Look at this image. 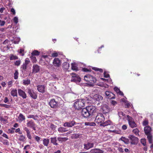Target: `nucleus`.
Segmentation results:
<instances>
[{"instance_id": "f257e3e1", "label": "nucleus", "mask_w": 153, "mask_h": 153, "mask_svg": "<svg viewBox=\"0 0 153 153\" xmlns=\"http://www.w3.org/2000/svg\"><path fill=\"white\" fill-rule=\"evenodd\" d=\"M85 100L82 99H77L74 102V106L77 110L82 109L85 106Z\"/></svg>"}, {"instance_id": "f03ea898", "label": "nucleus", "mask_w": 153, "mask_h": 153, "mask_svg": "<svg viewBox=\"0 0 153 153\" xmlns=\"http://www.w3.org/2000/svg\"><path fill=\"white\" fill-rule=\"evenodd\" d=\"M84 79L91 86L93 85L96 81V79L95 77L89 74L85 75L84 77Z\"/></svg>"}, {"instance_id": "7ed1b4c3", "label": "nucleus", "mask_w": 153, "mask_h": 153, "mask_svg": "<svg viewBox=\"0 0 153 153\" xmlns=\"http://www.w3.org/2000/svg\"><path fill=\"white\" fill-rule=\"evenodd\" d=\"M144 129L145 134L147 136V138L149 143H152V136L150 134L151 131V128L149 126H147L144 128Z\"/></svg>"}, {"instance_id": "20e7f679", "label": "nucleus", "mask_w": 153, "mask_h": 153, "mask_svg": "<svg viewBox=\"0 0 153 153\" xmlns=\"http://www.w3.org/2000/svg\"><path fill=\"white\" fill-rule=\"evenodd\" d=\"M105 120L103 115L101 113H99L96 117L95 121L98 123H102Z\"/></svg>"}, {"instance_id": "39448f33", "label": "nucleus", "mask_w": 153, "mask_h": 153, "mask_svg": "<svg viewBox=\"0 0 153 153\" xmlns=\"http://www.w3.org/2000/svg\"><path fill=\"white\" fill-rule=\"evenodd\" d=\"M71 74L72 75L71 79V82L78 84L81 81V78L78 75L75 73H72Z\"/></svg>"}, {"instance_id": "423d86ee", "label": "nucleus", "mask_w": 153, "mask_h": 153, "mask_svg": "<svg viewBox=\"0 0 153 153\" xmlns=\"http://www.w3.org/2000/svg\"><path fill=\"white\" fill-rule=\"evenodd\" d=\"M127 120L131 127L133 128L137 127V125L134 121L133 118L128 115L127 116Z\"/></svg>"}, {"instance_id": "0eeeda50", "label": "nucleus", "mask_w": 153, "mask_h": 153, "mask_svg": "<svg viewBox=\"0 0 153 153\" xmlns=\"http://www.w3.org/2000/svg\"><path fill=\"white\" fill-rule=\"evenodd\" d=\"M27 92L30 95V97L34 99H36L37 98V95L35 93L33 90L30 89V88H27Z\"/></svg>"}, {"instance_id": "6e6552de", "label": "nucleus", "mask_w": 153, "mask_h": 153, "mask_svg": "<svg viewBox=\"0 0 153 153\" xmlns=\"http://www.w3.org/2000/svg\"><path fill=\"white\" fill-rule=\"evenodd\" d=\"M94 143L90 141H87L85 142L83 144L84 148L86 150L93 148L94 146Z\"/></svg>"}, {"instance_id": "1a4fd4ad", "label": "nucleus", "mask_w": 153, "mask_h": 153, "mask_svg": "<svg viewBox=\"0 0 153 153\" xmlns=\"http://www.w3.org/2000/svg\"><path fill=\"white\" fill-rule=\"evenodd\" d=\"M90 114V115H92L93 113L96 112V108L93 105L89 106L86 107Z\"/></svg>"}, {"instance_id": "9d476101", "label": "nucleus", "mask_w": 153, "mask_h": 153, "mask_svg": "<svg viewBox=\"0 0 153 153\" xmlns=\"http://www.w3.org/2000/svg\"><path fill=\"white\" fill-rule=\"evenodd\" d=\"M128 138L131 140V143L132 144H135L138 142V138L133 135H129Z\"/></svg>"}, {"instance_id": "9b49d317", "label": "nucleus", "mask_w": 153, "mask_h": 153, "mask_svg": "<svg viewBox=\"0 0 153 153\" xmlns=\"http://www.w3.org/2000/svg\"><path fill=\"white\" fill-rule=\"evenodd\" d=\"M82 115L85 118H87L91 116L86 108H83L81 112Z\"/></svg>"}, {"instance_id": "f8f14e48", "label": "nucleus", "mask_w": 153, "mask_h": 153, "mask_svg": "<svg viewBox=\"0 0 153 153\" xmlns=\"http://www.w3.org/2000/svg\"><path fill=\"white\" fill-rule=\"evenodd\" d=\"M58 102L56 101L55 99H51L49 103V105L51 108H56L58 106Z\"/></svg>"}, {"instance_id": "ddd939ff", "label": "nucleus", "mask_w": 153, "mask_h": 153, "mask_svg": "<svg viewBox=\"0 0 153 153\" xmlns=\"http://www.w3.org/2000/svg\"><path fill=\"white\" fill-rule=\"evenodd\" d=\"M92 98L98 101H101L103 99V97L99 94H95L92 96Z\"/></svg>"}, {"instance_id": "4468645a", "label": "nucleus", "mask_w": 153, "mask_h": 153, "mask_svg": "<svg viewBox=\"0 0 153 153\" xmlns=\"http://www.w3.org/2000/svg\"><path fill=\"white\" fill-rule=\"evenodd\" d=\"M18 93L19 95L23 99H26L27 98V96L25 92L22 89H18Z\"/></svg>"}, {"instance_id": "2eb2a0df", "label": "nucleus", "mask_w": 153, "mask_h": 153, "mask_svg": "<svg viewBox=\"0 0 153 153\" xmlns=\"http://www.w3.org/2000/svg\"><path fill=\"white\" fill-rule=\"evenodd\" d=\"M105 95L108 98L111 99H114L115 98L114 95L109 91H106L105 92Z\"/></svg>"}, {"instance_id": "dca6fc26", "label": "nucleus", "mask_w": 153, "mask_h": 153, "mask_svg": "<svg viewBox=\"0 0 153 153\" xmlns=\"http://www.w3.org/2000/svg\"><path fill=\"white\" fill-rule=\"evenodd\" d=\"M76 122L72 120L71 121L66 122L64 124V126L68 127H71L74 126Z\"/></svg>"}, {"instance_id": "f3484780", "label": "nucleus", "mask_w": 153, "mask_h": 153, "mask_svg": "<svg viewBox=\"0 0 153 153\" xmlns=\"http://www.w3.org/2000/svg\"><path fill=\"white\" fill-rule=\"evenodd\" d=\"M53 65L56 67H59L61 65L60 61L58 58H55L53 62Z\"/></svg>"}, {"instance_id": "a211bd4d", "label": "nucleus", "mask_w": 153, "mask_h": 153, "mask_svg": "<svg viewBox=\"0 0 153 153\" xmlns=\"http://www.w3.org/2000/svg\"><path fill=\"white\" fill-rule=\"evenodd\" d=\"M91 153H103L104 151L100 149L95 148L91 149L90 151Z\"/></svg>"}, {"instance_id": "6ab92c4d", "label": "nucleus", "mask_w": 153, "mask_h": 153, "mask_svg": "<svg viewBox=\"0 0 153 153\" xmlns=\"http://www.w3.org/2000/svg\"><path fill=\"white\" fill-rule=\"evenodd\" d=\"M37 87V90L39 92L43 93L45 92V87L44 85H38Z\"/></svg>"}, {"instance_id": "aec40b11", "label": "nucleus", "mask_w": 153, "mask_h": 153, "mask_svg": "<svg viewBox=\"0 0 153 153\" xmlns=\"http://www.w3.org/2000/svg\"><path fill=\"white\" fill-rule=\"evenodd\" d=\"M103 113H107L112 111V109L108 107L107 105H105L102 108Z\"/></svg>"}, {"instance_id": "412c9836", "label": "nucleus", "mask_w": 153, "mask_h": 153, "mask_svg": "<svg viewBox=\"0 0 153 153\" xmlns=\"http://www.w3.org/2000/svg\"><path fill=\"white\" fill-rule=\"evenodd\" d=\"M25 120V116L21 113H20L18 117L17 121L20 123L22 122Z\"/></svg>"}, {"instance_id": "4be33fe9", "label": "nucleus", "mask_w": 153, "mask_h": 153, "mask_svg": "<svg viewBox=\"0 0 153 153\" xmlns=\"http://www.w3.org/2000/svg\"><path fill=\"white\" fill-rule=\"evenodd\" d=\"M40 70L39 66L36 65H34L33 66V73H36L38 72Z\"/></svg>"}, {"instance_id": "5701e85b", "label": "nucleus", "mask_w": 153, "mask_h": 153, "mask_svg": "<svg viewBox=\"0 0 153 153\" xmlns=\"http://www.w3.org/2000/svg\"><path fill=\"white\" fill-rule=\"evenodd\" d=\"M27 127L31 128L33 126H36L34 122L32 120H27Z\"/></svg>"}, {"instance_id": "b1692460", "label": "nucleus", "mask_w": 153, "mask_h": 153, "mask_svg": "<svg viewBox=\"0 0 153 153\" xmlns=\"http://www.w3.org/2000/svg\"><path fill=\"white\" fill-rule=\"evenodd\" d=\"M10 94L11 96L13 97H17V90L14 88L12 89L10 92Z\"/></svg>"}, {"instance_id": "393cba45", "label": "nucleus", "mask_w": 153, "mask_h": 153, "mask_svg": "<svg viewBox=\"0 0 153 153\" xmlns=\"http://www.w3.org/2000/svg\"><path fill=\"white\" fill-rule=\"evenodd\" d=\"M118 114L120 118L125 120L126 118L125 114L122 112H119L118 113Z\"/></svg>"}, {"instance_id": "a878e982", "label": "nucleus", "mask_w": 153, "mask_h": 153, "mask_svg": "<svg viewBox=\"0 0 153 153\" xmlns=\"http://www.w3.org/2000/svg\"><path fill=\"white\" fill-rule=\"evenodd\" d=\"M26 139L25 137L23 135H21L18 136V140L20 141L25 142Z\"/></svg>"}, {"instance_id": "bb28decb", "label": "nucleus", "mask_w": 153, "mask_h": 153, "mask_svg": "<svg viewBox=\"0 0 153 153\" xmlns=\"http://www.w3.org/2000/svg\"><path fill=\"white\" fill-rule=\"evenodd\" d=\"M111 123V122L110 120H107L105 121V122H103L100 124V126H105L108 125H110Z\"/></svg>"}, {"instance_id": "cd10ccee", "label": "nucleus", "mask_w": 153, "mask_h": 153, "mask_svg": "<svg viewBox=\"0 0 153 153\" xmlns=\"http://www.w3.org/2000/svg\"><path fill=\"white\" fill-rule=\"evenodd\" d=\"M57 140L56 137L51 138V142L54 145L57 146L58 145V143L56 142Z\"/></svg>"}, {"instance_id": "c85d7f7f", "label": "nucleus", "mask_w": 153, "mask_h": 153, "mask_svg": "<svg viewBox=\"0 0 153 153\" xmlns=\"http://www.w3.org/2000/svg\"><path fill=\"white\" fill-rule=\"evenodd\" d=\"M27 118H33L35 120H38V117L37 115H29L27 116Z\"/></svg>"}, {"instance_id": "c756f323", "label": "nucleus", "mask_w": 153, "mask_h": 153, "mask_svg": "<svg viewBox=\"0 0 153 153\" xmlns=\"http://www.w3.org/2000/svg\"><path fill=\"white\" fill-rule=\"evenodd\" d=\"M120 139L126 144H128L129 143L128 139L125 137H122Z\"/></svg>"}, {"instance_id": "7c9ffc66", "label": "nucleus", "mask_w": 153, "mask_h": 153, "mask_svg": "<svg viewBox=\"0 0 153 153\" xmlns=\"http://www.w3.org/2000/svg\"><path fill=\"white\" fill-rule=\"evenodd\" d=\"M10 59L11 60H16L18 59L17 56L14 55L13 54H11L9 57Z\"/></svg>"}, {"instance_id": "2f4dec72", "label": "nucleus", "mask_w": 153, "mask_h": 153, "mask_svg": "<svg viewBox=\"0 0 153 153\" xmlns=\"http://www.w3.org/2000/svg\"><path fill=\"white\" fill-rule=\"evenodd\" d=\"M71 68L72 70H78V68L77 66V65L75 63H72L71 64Z\"/></svg>"}, {"instance_id": "473e14b6", "label": "nucleus", "mask_w": 153, "mask_h": 153, "mask_svg": "<svg viewBox=\"0 0 153 153\" xmlns=\"http://www.w3.org/2000/svg\"><path fill=\"white\" fill-rule=\"evenodd\" d=\"M58 130L61 133L64 132L68 131L66 128L64 127H59L58 128Z\"/></svg>"}, {"instance_id": "72a5a7b5", "label": "nucleus", "mask_w": 153, "mask_h": 153, "mask_svg": "<svg viewBox=\"0 0 153 153\" xmlns=\"http://www.w3.org/2000/svg\"><path fill=\"white\" fill-rule=\"evenodd\" d=\"M49 140L48 139H44L43 140V144L45 146H47L49 143Z\"/></svg>"}, {"instance_id": "f704fd0d", "label": "nucleus", "mask_w": 153, "mask_h": 153, "mask_svg": "<svg viewBox=\"0 0 153 153\" xmlns=\"http://www.w3.org/2000/svg\"><path fill=\"white\" fill-rule=\"evenodd\" d=\"M63 67L65 69H68L69 67V64L67 62H65L63 64Z\"/></svg>"}, {"instance_id": "c9c22d12", "label": "nucleus", "mask_w": 153, "mask_h": 153, "mask_svg": "<svg viewBox=\"0 0 153 153\" xmlns=\"http://www.w3.org/2000/svg\"><path fill=\"white\" fill-rule=\"evenodd\" d=\"M57 140L59 142H63L66 141L67 140H68V139L65 137H58L57 138Z\"/></svg>"}, {"instance_id": "e433bc0d", "label": "nucleus", "mask_w": 153, "mask_h": 153, "mask_svg": "<svg viewBox=\"0 0 153 153\" xmlns=\"http://www.w3.org/2000/svg\"><path fill=\"white\" fill-rule=\"evenodd\" d=\"M27 65L23 63L21 65V68L22 70V72L25 71L27 69Z\"/></svg>"}, {"instance_id": "4c0bfd02", "label": "nucleus", "mask_w": 153, "mask_h": 153, "mask_svg": "<svg viewBox=\"0 0 153 153\" xmlns=\"http://www.w3.org/2000/svg\"><path fill=\"white\" fill-rule=\"evenodd\" d=\"M30 83V79H24L23 80V84L24 85H28Z\"/></svg>"}, {"instance_id": "58836bf2", "label": "nucleus", "mask_w": 153, "mask_h": 153, "mask_svg": "<svg viewBox=\"0 0 153 153\" xmlns=\"http://www.w3.org/2000/svg\"><path fill=\"white\" fill-rule=\"evenodd\" d=\"M20 41V38L19 37H16L14 39L13 43L15 44H18Z\"/></svg>"}, {"instance_id": "ea45409f", "label": "nucleus", "mask_w": 153, "mask_h": 153, "mask_svg": "<svg viewBox=\"0 0 153 153\" xmlns=\"http://www.w3.org/2000/svg\"><path fill=\"white\" fill-rule=\"evenodd\" d=\"M31 61L33 63H36L37 61L36 57L32 55L30 57Z\"/></svg>"}, {"instance_id": "a19ab883", "label": "nucleus", "mask_w": 153, "mask_h": 153, "mask_svg": "<svg viewBox=\"0 0 153 153\" xmlns=\"http://www.w3.org/2000/svg\"><path fill=\"white\" fill-rule=\"evenodd\" d=\"M85 126H94L95 125V123L94 122H85Z\"/></svg>"}, {"instance_id": "79ce46f5", "label": "nucleus", "mask_w": 153, "mask_h": 153, "mask_svg": "<svg viewBox=\"0 0 153 153\" xmlns=\"http://www.w3.org/2000/svg\"><path fill=\"white\" fill-rule=\"evenodd\" d=\"M39 54V52L37 50H34L31 53L33 56L38 55Z\"/></svg>"}, {"instance_id": "37998d69", "label": "nucleus", "mask_w": 153, "mask_h": 153, "mask_svg": "<svg viewBox=\"0 0 153 153\" xmlns=\"http://www.w3.org/2000/svg\"><path fill=\"white\" fill-rule=\"evenodd\" d=\"M34 138L36 141L39 143V141L41 139V138L37 136H35Z\"/></svg>"}, {"instance_id": "c03bdc74", "label": "nucleus", "mask_w": 153, "mask_h": 153, "mask_svg": "<svg viewBox=\"0 0 153 153\" xmlns=\"http://www.w3.org/2000/svg\"><path fill=\"white\" fill-rule=\"evenodd\" d=\"M139 131V130L137 128L134 129L132 131L136 135H139L138 133Z\"/></svg>"}, {"instance_id": "a18cd8bd", "label": "nucleus", "mask_w": 153, "mask_h": 153, "mask_svg": "<svg viewBox=\"0 0 153 153\" xmlns=\"http://www.w3.org/2000/svg\"><path fill=\"white\" fill-rule=\"evenodd\" d=\"M21 63L20 60L16 61L14 63V65L17 66H19Z\"/></svg>"}, {"instance_id": "49530a36", "label": "nucleus", "mask_w": 153, "mask_h": 153, "mask_svg": "<svg viewBox=\"0 0 153 153\" xmlns=\"http://www.w3.org/2000/svg\"><path fill=\"white\" fill-rule=\"evenodd\" d=\"M18 72L17 70L15 71V72L14 74V78L15 79H16L18 78Z\"/></svg>"}, {"instance_id": "de8ad7c7", "label": "nucleus", "mask_w": 153, "mask_h": 153, "mask_svg": "<svg viewBox=\"0 0 153 153\" xmlns=\"http://www.w3.org/2000/svg\"><path fill=\"white\" fill-rule=\"evenodd\" d=\"M92 69L96 71H99L100 72H103V70L102 69L98 68L95 67H93Z\"/></svg>"}, {"instance_id": "09e8293b", "label": "nucleus", "mask_w": 153, "mask_h": 153, "mask_svg": "<svg viewBox=\"0 0 153 153\" xmlns=\"http://www.w3.org/2000/svg\"><path fill=\"white\" fill-rule=\"evenodd\" d=\"M0 106L1 107H3L6 108H10V106L9 105H7L5 104H0Z\"/></svg>"}, {"instance_id": "8fccbe9b", "label": "nucleus", "mask_w": 153, "mask_h": 153, "mask_svg": "<svg viewBox=\"0 0 153 153\" xmlns=\"http://www.w3.org/2000/svg\"><path fill=\"white\" fill-rule=\"evenodd\" d=\"M13 20L15 23L16 24L18 22V18L16 16L13 19Z\"/></svg>"}, {"instance_id": "3c124183", "label": "nucleus", "mask_w": 153, "mask_h": 153, "mask_svg": "<svg viewBox=\"0 0 153 153\" xmlns=\"http://www.w3.org/2000/svg\"><path fill=\"white\" fill-rule=\"evenodd\" d=\"M141 142L143 146H145L146 145V140L145 139H141Z\"/></svg>"}, {"instance_id": "603ef678", "label": "nucleus", "mask_w": 153, "mask_h": 153, "mask_svg": "<svg viewBox=\"0 0 153 153\" xmlns=\"http://www.w3.org/2000/svg\"><path fill=\"white\" fill-rule=\"evenodd\" d=\"M74 136L76 138H80L82 137V134H76L74 135Z\"/></svg>"}, {"instance_id": "864d4df0", "label": "nucleus", "mask_w": 153, "mask_h": 153, "mask_svg": "<svg viewBox=\"0 0 153 153\" xmlns=\"http://www.w3.org/2000/svg\"><path fill=\"white\" fill-rule=\"evenodd\" d=\"M3 143V144L5 145H9V142L7 140H4Z\"/></svg>"}, {"instance_id": "5fc2aeb1", "label": "nucleus", "mask_w": 153, "mask_h": 153, "mask_svg": "<svg viewBox=\"0 0 153 153\" xmlns=\"http://www.w3.org/2000/svg\"><path fill=\"white\" fill-rule=\"evenodd\" d=\"M5 22L4 21H1L0 20V26H3L4 25Z\"/></svg>"}, {"instance_id": "6e6d98bb", "label": "nucleus", "mask_w": 153, "mask_h": 153, "mask_svg": "<svg viewBox=\"0 0 153 153\" xmlns=\"http://www.w3.org/2000/svg\"><path fill=\"white\" fill-rule=\"evenodd\" d=\"M25 62L24 63V64H26V65H27L30 62V61L29 60V59L28 58H26L25 59Z\"/></svg>"}, {"instance_id": "4d7b16f0", "label": "nucleus", "mask_w": 153, "mask_h": 153, "mask_svg": "<svg viewBox=\"0 0 153 153\" xmlns=\"http://www.w3.org/2000/svg\"><path fill=\"white\" fill-rule=\"evenodd\" d=\"M30 148V146L29 145H27L25 146L24 148V150H28Z\"/></svg>"}, {"instance_id": "13d9d810", "label": "nucleus", "mask_w": 153, "mask_h": 153, "mask_svg": "<svg viewBox=\"0 0 153 153\" xmlns=\"http://www.w3.org/2000/svg\"><path fill=\"white\" fill-rule=\"evenodd\" d=\"M13 83V82L12 81H10L8 82V87L10 88L12 86Z\"/></svg>"}, {"instance_id": "bf43d9fd", "label": "nucleus", "mask_w": 153, "mask_h": 153, "mask_svg": "<svg viewBox=\"0 0 153 153\" xmlns=\"http://www.w3.org/2000/svg\"><path fill=\"white\" fill-rule=\"evenodd\" d=\"M111 103L112 105L114 106L117 104V102L114 100H111Z\"/></svg>"}, {"instance_id": "052dcab7", "label": "nucleus", "mask_w": 153, "mask_h": 153, "mask_svg": "<svg viewBox=\"0 0 153 153\" xmlns=\"http://www.w3.org/2000/svg\"><path fill=\"white\" fill-rule=\"evenodd\" d=\"M15 132L16 133H18L19 134H22V132L20 131V129L19 128H18L16 129Z\"/></svg>"}, {"instance_id": "680f3d73", "label": "nucleus", "mask_w": 153, "mask_h": 153, "mask_svg": "<svg viewBox=\"0 0 153 153\" xmlns=\"http://www.w3.org/2000/svg\"><path fill=\"white\" fill-rule=\"evenodd\" d=\"M148 122L147 120H145L143 122V124L144 126H146L148 124Z\"/></svg>"}, {"instance_id": "e2e57ef3", "label": "nucleus", "mask_w": 153, "mask_h": 153, "mask_svg": "<svg viewBox=\"0 0 153 153\" xmlns=\"http://www.w3.org/2000/svg\"><path fill=\"white\" fill-rule=\"evenodd\" d=\"M104 76L105 78H108L109 77V75L108 74L106 73V72H104Z\"/></svg>"}, {"instance_id": "0e129e2a", "label": "nucleus", "mask_w": 153, "mask_h": 153, "mask_svg": "<svg viewBox=\"0 0 153 153\" xmlns=\"http://www.w3.org/2000/svg\"><path fill=\"white\" fill-rule=\"evenodd\" d=\"M114 91L116 92L117 93H118V92H119L120 91V89L118 88H117V87H115L114 88Z\"/></svg>"}, {"instance_id": "69168bd1", "label": "nucleus", "mask_w": 153, "mask_h": 153, "mask_svg": "<svg viewBox=\"0 0 153 153\" xmlns=\"http://www.w3.org/2000/svg\"><path fill=\"white\" fill-rule=\"evenodd\" d=\"M27 136L29 139L31 140L32 139V137L30 133L27 134Z\"/></svg>"}, {"instance_id": "338daca9", "label": "nucleus", "mask_w": 153, "mask_h": 153, "mask_svg": "<svg viewBox=\"0 0 153 153\" xmlns=\"http://www.w3.org/2000/svg\"><path fill=\"white\" fill-rule=\"evenodd\" d=\"M58 54L56 53H54L52 54V57H56L58 56Z\"/></svg>"}, {"instance_id": "774afa93", "label": "nucleus", "mask_w": 153, "mask_h": 153, "mask_svg": "<svg viewBox=\"0 0 153 153\" xmlns=\"http://www.w3.org/2000/svg\"><path fill=\"white\" fill-rule=\"evenodd\" d=\"M50 127L52 129L54 130L56 128V126L53 124H51L50 126Z\"/></svg>"}]
</instances>
